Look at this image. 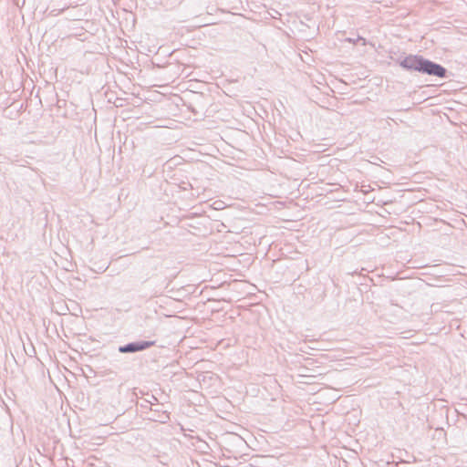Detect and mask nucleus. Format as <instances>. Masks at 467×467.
I'll return each instance as SVG.
<instances>
[{"label":"nucleus","instance_id":"obj_3","mask_svg":"<svg viewBox=\"0 0 467 467\" xmlns=\"http://www.w3.org/2000/svg\"><path fill=\"white\" fill-rule=\"evenodd\" d=\"M153 342H140V343H131L125 347H122L119 348L120 352H135V351H140L143 350L150 346H152Z\"/></svg>","mask_w":467,"mask_h":467},{"label":"nucleus","instance_id":"obj_1","mask_svg":"<svg viewBox=\"0 0 467 467\" xmlns=\"http://www.w3.org/2000/svg\"><path fill=\"white\" fill-rule=\"evenodd\" d=\"M424 58L419 56L406 57L400 63L401 67L410 70L421 71Z\"/></svg>","mask_w":467,"mask_h":467},{"label":"nucleus","instance_id":"obj_2","mask_svg":"<svg viewBox=\"0 0 467 467\" xmlns=\"http://www.w3.org/2000/svg\"><path fill=\"white\" fill-rule=\"evenodd\" d=\"M428 75H433L436 77L443 78L445 76L446 70L441 66L435 64L430 60L424 59V63L421 68V71Z\"/></svg>","mask_w":467,"mask_h":467}]
</instances>
